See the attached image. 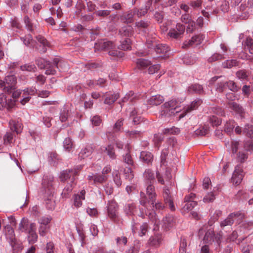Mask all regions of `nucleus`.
Segmentation results:
<instances>
[{"instance_id":"10","label":"nucleus","mask_w":253,"mask_h":253,"mask_svg":"<svg viewBox=\"0 0 253 253\" xmlns=\"http://www.w3.org/2000/svg\"><path fill=\"white\" fill-rule=\"evenodd\" d=\"M108 177V175H102L101 173H91L88 175L87 179L90 184H102L105 182Z\"/></svg>"},{"instance_id":"24","label":"nucleus","mask_w":253,"mask_h":253,"mask_svg":"<svg viewBox=\"0 0 253 253\" xmlns=\"http://www.w3.org/2000/svg\"><path fill=\"white\" fill-rule=\"evenodd\" d=\"M144 181L147 184L153 183L155 179V176L153 171L150 169H146L143 173Z\"/></svg>"},{"instance_id":"13","label":"nucleus","mask_w":253,"mask_h":253,"mask_svg":"<svg viewBox=\"0 0 253 253\" xmlns=\"http://www.w3.org/2000/svg\"><path fill=\"white\" fill-rule=\"evenodd\" d=\"M19 229L22 232L29 233L34 229H36V225L35 223L30 222L28 219L23 218L19 225Z\"/></svg>"},{"instance_id":"35","label":"nucleus","mask_w":253,"mask_h":253,"mask_svg":"<svg viewBox=\"0 0 253 253\" xmlns=\"http://www.w3.org/2000/svg\"><path fill=\"white\" fill-rule=\"evenodd\" d=\"M162 239L161 235H155L149 239V244L151 246H159L161 243Z\"/></svg>"},{"instance_id":"56","label":"nucleus","mask_w":253,"mask_h":253,"mask_svg":"<svg viewBox=\"0 0 253 253\" xmlns=\"http://www.w3.org/2000/svg\"><path fill=\"white\" fill-rule=\"evenodd\" d=\"M136 14L135 9L133 11H129L124 14V18L126 20L125 22L126 23H131L133 21V16Z\"/></svg>"},{"instance_id":"34","label":"nucleus","mask_w":253,"mask_h":253,"mask_svg":"<svg viewBox=\"0 0 253 253\" xmlns=\"http://www.w3.org/2000/svg\"><path fill=\"white\" fill-rule=\"evenodd\" d=\"M137 67L139 69H144L151 65V62L148 60L140 58L137 60L136 62Z\"/></svg>"},{"instance_id":"61","label":"nucleus","mask_w":253,"mask_h":253,"mask_svg":"<svg viewBox=\"0 0 253 253\" xmlns=\"http://www.w3.org/2000/svg\"><path fill=\"white\" fill-rule=\"evenodd\" d=\"M124 176L125 178L128 180H130L133 178L134 174L131 168H126L125 169Z\"/></svg>"},{"instance_id":"41","label":"nucleus","mask_w":253,"mask_h":253,"mask_svg":"<svg viewBox=\"0 0 253 253\" xmlns=\"http://www.w3.org/2000/svg\"><path fill=\"white\" fill-rule=\"evenodd\" d=\"M164 136L161 134H155L153 139L154 145L158 149H159L161 143L164 140Z\"/></svg>"},{"instance_id":"29","label":"nucleus","mask_w":253,"mask_h":253,"mask_svg":"<svg viewBox=\"0 0 253 253\" xmlns=\"http://www.w3.org/2000/svg\"><path fill=\"white\" fill-rule=\"evenodd\" d=\"M155 51L158 54H164V56L165 54L169 51V47L165 44H157L155 48Z\"/></svg>"},{"instance_id":"42","label":"nucleus","mask_w":253,"mask_h":253,"mask_svg":"<svg viewBox=\"0 0 253 253\" xmlns=\"http://www.w3.org/2000/svg\"><path fill=\"white\" fill-rule=\"evenodd\" d=\"M235 123L233 120L227 121L224 126V131L227 133H230L233 131L235 126Z\"/></svg>"},{"instance_id":"60","label":"nucleus","mask_w":253,"mask_h":253,"mask_svg":"<svg viewBox=\"0 0 253 253\" xmlns=\"http://www.w3.org/2000/svg\"><path fill=\"white\" fill-rule=\"evenodd\" d=\"M63 146L65 149L68 151H70L73 147V142L71 139L67 137L65 139L63 142Z\"/></svg>"},{"instance_id":"39","label":"nucleus","mask_w":253,"mask_h":253,"mask_svg":"<svg viewBox=\"0 0 253 253\" xmlns=\"http://www.w3.org/2000/svg\"><path fill=\"white\" fill-rule=\"evenodd\" d=\"M133 28L131 26H126L122 27L119 31L121 34L124 36L129 37L133 32Z\"/></svg>"},{"instance_id":"59","label":"nucleus","mask_w":253,"mask_h":253,"mask_svg":"<svg viewBox=\"0 0 253 253\" xmlns=\"http://www.w3.org/2000/svg\"><path fill=\"white\" fill-rule=\"evenodd\" d=\"M226 86L227 88L233 92H236L239 89L236 83L232 81H226Z\"/></svg>"},{"instance_id":"4","label":"nucleus","mask_w":253,"mask_h":253,"mask_svg":"<svg viewBox=\"0 0 253 253\" xmlns=\"http://www.w3.org/2000/svg\"><path fill=\"white\" fill-rule=\"evenodd\" d=\"M55 182L52 175H44L42 179L41 192L43 195H47L49 197L53 196Z\"/></svg>"},{"instance_id":"3","label":"nucleus","mask_w":253,"mask_h":253,"mask_svg":"<svg viewBox=\"0 0 253 253\" xmlns=\"http://www.w3.org/2000/svg\"><path fill=\"white\" fill-rule=\"evenodd\" d=\"M36 63L41 69L45 68V74L47 75H54L56 73L55 68L59 69V64L61 63V60L58 58H55L53 63L47 61L43 58H38L36 60Z\"/></svg>"},{"instance_id":"22","label":"nucleus","mask_w":253,"mask_h":253,"mask_svg":"<svg viewBox=\"0 0 253 253\" xmlns=\"http://www.w3.org/2000/svg\"><path fill=\"white\" fill-rule=\"evenodd\" d=\"M36 38L39 43H40V47H42V49H39L40 51L42 53H45L47 50V47L49 46V42L41 35L37 36Z\"/></svg>"},{"instance_id":"15","label":"nucleus","mask_w":253,"mask_h":253,"mask_svg":"<svg viewBox=\"0 0 253 253\" xmlns=\"http://www.w3.org/2000/svg\"><path fill=\"white\" fill-rule=\"evenodd\" d=\"M85 190L82 189L78 193L74 194L73 196V205L76 208H79L82 206V201L85 200Z\"/></svg>"},{"instance_id":"62","label":"nucleus","mask_w":253,"mask_h":253,"mask_svg":"<svg viewBox=\"0 0 253 253\" xmlns=\"http://www.w3.org/2000/svg\"><path fill=\"white\" fill-rule=\"evenodd\" d=\"M148 225L147 223H143L140 227L138 235L139 236L142 237L146 235L148 230Z\"/></svg>"},{"instance_id":"38","label":"nucleus","mask_w":253,"mask_h":253,"mask_svg":"<svg viewBox=\"0 0 253 253\" xmlns=\"http://www.w3.org/2000/svg\"><path fill=\"white\" fill-rule=\"evenodd\" d=\"M119 97L118 93L114 94H106L104 100V103L107 104H111L113 103Z\"/></svg>"},{"instance_id":"28","label":"nucleus","mask_w":253,"mask_h":253,"mask_svg":"<svg viewBox=\"0 0 253 253\" xmlns=\"http://www.w3.org/2000/svg\"><path fill=\"white\" fill-rule=\"evenodd\" d=\"M141 161L146 164L151 163L153 159V155L149 152L142 151L140 155Z\"/></svg>"},{"instance_id":"7","label":"nucleus","mask_w":253,"mask_h":253,"mask_svg":"<svg viewBox=\"0 0 253 253\" xmlns=\"http://www.w3.org/2000/svg\"><path fill=\"white\" fill-rule=\"evenodd\" d=\"M185 30V26L180 23H177L175 28H171L168 33V36L171 39H178L181 38Z\"/></svg>"},{"instance_id":"14","label":"nucleus","mask_w":253,"mask_h":253,"mask_svg":"<svg viewBox=\"0 0 253 253\" xmlns=\"http://www.w3.org/2000/svg\"><path fill=\"white\" fill-rule=\"evenodd\" d=\"M114 46L115 44L113 42L103 40L95 43L94 49L95 50H109L113 49Z\"/></svg>"},{"instance_id":"49","label":"nucleus","mask_w":253,"mask_h":253,"mask_svg":"<svg viewBox=\"0 0 253 253\" xmlns=\"http://www.w3.org/2000/svg\"><path fill=\"white\" fill-rule=\"evenodd\" d=\"M156 200H153L151 201V205L152 207L155 209L156 211H161L165 209V206L161 202H156Z\"/></svg>"},{"instance_id":"31","label":"nucleus","mask_w":253,"mask_h":253,"mask_svg":"<svg viewBox=\"0 0 253 253\" xmlns=\"http://www.w3.org/2000/svg\"><path fill=\"white\" fill-rule=\"evenodd\" d=\"M148 184V185L146 188V193L149 197L150 201H151L153 200H156L157 195L155 192L154 186L152 184V183Z\"/></svg>"},{"instance_id":"51","label":"nucleus","mask_w":253,"mask_h":253,"mask_svg":"<svg viewBox=\"0 0 253 253\" xmlns=\"http://www.w3.org/2000/svg\"><path fill=\"white\" fill-rule=\"evenodd\" d=\"M20 69L22 71H26L28 72H35L37 70V68L34 64H26L20 66Z\"/></svg>"},{"instance_id":"1","label":"nucleus","mask_w":253,"mask_h":253,"mask_svg":"<svg viewBox=\"0 0 253 253\" xmlns=\"http://www.w3.org/2000/svg\"><path fill=\"white\" fill-rule=\"evenodd\" d=\"M180 103L178 100L175 99L166 102L161 106L159 118L161 119L167 120L170 117L178 113L180 111L178 109Z\"/></svg>"},{"instance_id":"54","label":"nucleus","mask_w":253,"mask_h":253,"mask_svg":"<svg viewBox=\"0 0 253 253\" xmlns=\"http://www.w3.org/2000/svg\"><path fill=\"white\" fill-rule=\"evenodd\" d=\"M140 246L139 242L136 241L134 242V245L131 247L126 251V253H138L140 250Z\"/></svg>"},{"instance_id":"64","label":"nucleus","mask_w":253,"mask_h":253,"mask_svg":"<svg viewBox=\"0 0 253 253\" xmlns=\"http://www.w3.org/2000/svg\"><path fill=\"white\" fill-rule=\"evenodd\" d=\"M245 43L249 52L251 54H253V39L251 38H247Z\"/></svg>"},{"instance_id":"21","label":"nucleus","mask_w":253,"mask_h":253,"mask_svg":"<svg viewBox=\"0 0 253 253\" xmlns=\"http://www.w3.org/2000/svg\"><path fill=\"white\" fill-rule=\"evenodd\" d=\"M204 39V36L203 35L200 34L193 36L190 40L189 41H186L184 43L183 47H188L194 44L199 45L202 42Z\"/></svg>"},{"instance_id":"45","label":"nucleus","mask_w":253,"mask_h":253,"mask_svg":"<svg viewBox=\"0 0 253 253\" xmlns=\"http://www.w3.org/2000/svg\"><path fill=\"white\" fill-rule=\"evenodd\" d=\"M130 40L128 38H126L121 42V44L119 45V48L126 50H129L131 48L130 46Z\"/></svg>"},{"instance_id":"50","label":"nucleus","mask_w":253,"mask_h":253,"mask_svg":"<svg viewBox=\"0 0 253 253\" xmlns=\"http://www.w3.org/2000/svg\"><path fill=\"white\" fill-rule=\"evenodd\" d=\"M180 132L178 128L173 126L170 128H166L163 130V132L165 134H177Z\"/></svg>"},{"instance_id":"23","label":"nucleus","mask_w":253,"mask_h":253,"mask_svg":"<svg viewBox=\"0 0 253 253\" xmlns=\"http://www.w3.org/2000/svg\"><path fill=\"white\" fill-rule=\"evenodd\" d=\"M136 211V207L134 203H128L125 205L124 211L127 216H133Z\"/></svg>"},{"instance_id":"40","label":"nucleus","mask_w":253,"mask_h":253,"mask_svg":"<svg viewBox=\"0 0 253 253\" xmlns=\"http://www.w3.org/2000/svg\"><path fill=\"white\" fill-rule=\"evenodd\" d=\"M36 229H34L28 233L27 239L30 244H33L37 241L38 235L36 232Z\"/></svg>"},{"instance_id":"55","label":"nucleus","mask_w":253,"mask_h":253,"mask_svg":"<svg viewBox=\"0 0 253 253\" xmlns=\"http://www.w3.org/2000/svg\"><path fill=\"white\" fill-rule=\"evenodd\" d=\"M52 220V217L49 216H43L39 220V223L46 226H50L49 223Z\"/></svg>"},{"instance_id":"19","label":"nucleus","mask_w":253,"mask_h":253,"mask_svg":"<svg viewBox=\"0 0 253 253\" xmlns=\"http://www.w3.org/2000/svg\"><path fill=\"white\" fill-rule=\"evenodd\" d=\"M94 150V146L92 144H88L83 148L79 154V158L84 159L90 156Z\"/></svg>"},{"instance_id":"58","label":"nucleus","mask_w":253,"mask_h":253,"mask_svg":"<svg viewBox=\"0 0 253 253\" xmlns=\"http://www.w3.org/2000/svg\"><path fill=\"white\" fill-rule=\"evenodd\" d=\"M223 58H224L223 55L215 53L208 58V61L210 63H211L216 61L220 60Z\"/></svg>"},{"instance_id":"18","label":"nucleus","mask_w":253,"mask_h":253,"mask_svg":"<svg viewBox=\"0 0 253 253\" xmlns=\"http://www.w3.org/2000/svg\"><path fill=\"white\" fill-rule=\"evenodd\" d=\"M202 102V101L200 99H197L194 101L192 102L190 105H188L186 108H185L184 111L179 115V119L183 118L186 115L187 113L190 112L192 110L196 109L198 107L201 105Z\"/></svg>"},{"instance_id":"8","label":"nucleus","mask_w":253,"mask_h":253,"mask_svg":"<svg viewBox=\"0 0 253 253\" xmlns=\"http://www.w3.org/2000/svg\"><path fill=\"white\" fill-rule=\"evenodd\" d=\"M82 169L81 166H77L74 169H69L64 170L60 175V178L61 181L71 182L72 178H76L78 171Z\"/></svg>"},{"instance_id":"52","label":"nucleus","mask_w":253,"mask_h":253,"mask_svg":"<svg viewBox=\"0 0 253 253\" xmlns=\"http://www.w3.org/2000/svg\"><path fill=\"white\" fill-rule=\"evenodd\" d=\"M21 39L27 46L34 45V40H33L32 36L30 34L26 35L24 37L21 38Z\"/></svg>"},{"instance_id":"17","label":"nucleus","mask_w":253,"mask_h":253,"mask_svg":"<svg viewBox=\"0 0 253 253\" xmlns=\"http://www.w3.org/2000/svg\"><path fill=\"white\" fill-rule=\"evenodd\" d=\"M76 178H72L71 182H68L67 184L64 187L61 193L63 198H67L69 197V194L72 191L73 188L77 184Z\"/></svg>"},{"instance_id":"16","label":"nucleus","mask_w":253,"mask_h":253,"mask_svg":"<svg viewBox=\"0 0 253 253\" xmlns=\"http://www.w3.org/2000/svg\"><path fill=\"white\" fill-rule=\"evenodd\" d=\"M4 232L7 239L8 241L10 246L14 247L15 245V238L14 232L11 225H6L4 226Z\"/></svg>"},{"instance_id":"36","label":"nucleus","mask_w":253,"mask_h":253,"mask_svg":"<svg viewBox=\"0 0 253 253\" xmlns=\"http://www.w3.org/2000/svg\"><path fill=\"white\" fill-rule=\"evenodd\" d=\"M24 23L26 28L30 32H33L36 26L32 23V20L30 19L28 15H25L23 18Z\"/></svg>"},{"instance_id":"53","label":"nucleus","mask_w":253,"mask_h":253,"mask_svg":"<svg viewBox=\"0 0 253 253\" xmlns=\"http://www.w3.org/2000/svg\"><path fill=\"white\" fill-rule=\"evenodd\" d=\"M243 133L248 136L253 138V126L249 124L246 125L243 130Z\"/></svg>"},{"instance_id":"25","label":"nucleus","mask_w":253,"mask_h":253,"mask_svg":"<svg viewBox=\"0 0 253 253\" xmlns=\"http://www.w3.org/2000/svg\"><path fill=\"white\" fill-rule=\"evenodd\" d=\"M187 91L190 93L204 94L203 87L199 84H196L191 85L188 87Z\"/></svg>"},{"instance_id":"57","label":"nucleus","mask_w":253,"mask_h":253,"mask_svg":"<svg viewBox=\"0 0 253 253\" xmlns=\"http://www.w3.org/2000/svg\"><path fill=\"white\" fill-rule=\"evenodd\" d=\"M49 229L50 226L40 224V226L39 227V233L40 235L41 236H45Z\"/></svg>"},{"instance_id":"27","label":"nucleus","mask_w":253,"mask_h":253,"mask_svg":"<svg viewBox=\"0 0 253 253\" xmlns=\"http://www.w3.org/2000/svg\"><path fill=\"white\" fill-rule=\"evenodd\" d=\"M164 101V98L160 95L152 96L148 100V104L150 105H159Z\"/></svg>"},{"instance_id":"63","label":"nucleus","mask_w":253,"mask_h":253,"mask_svg":"<svg viewBox=\"0 0 253 253\" xmlns=\"http://www.w3.org/2000/svg\"><path fill=\"white\" fill-rule=\"evenodd\" d=\"M209 122L212 126H217L221 124V121L217 116H212L209 118Z\"/></svg>"},{"instance_id":"43","label":"nucleus","mask_w":253,"mask_h":253,"mask_svg":"<svg viewBox=\"0 0 253 253\" xmlns=\"http://www.w3.org/2000/svg\"><path fill=\"white\" fill-rule=\"evenodd\" d=\"M203 3L202 0H191L189 2V5L193 9L197 10L202 8Z\"/></svg>"},{"instance_id":"46","label":"nucleus","mask_w":253,"mask_h":253,"mask_svg":"<svg viewBox=\"0 0 253 253\" xmlns=\"http://www.w3.org/2000/svg\"><path fill=\"white\" fill-rule=\"evenodd\" d=\"M238 65V62L236 59L227 60L222 63L224 68H231L233 67Z\"/></svg>"},{"instance_id":"5","label":"nucleus","mask_w":253,"mask_h":253,"mask_svg":"<svg viewBox=\"0 0 253 253\" xmlns=\"http://www.w3.org/2000/svg\"><path fill=\"white\" fill-rule=\"evenodd\" d=\"M17 83V78L15 75H8L4 81L0 80V88L4 92L10 93L13 90H15Z\"/></svg>"},{"instance_id":"20","label":"nucleus","mask_w":253,"mask_h":253,"mask_svg":"<svg viewBox=\"0 0 253 253\" xmlns=\"http://www.w3.org/2000/svg\"><path fill=\"white\" fill-rule=\"evenodd\" d=\"M163 227L166 230H169L175 225V220L173 216L170 214L167 215L163 219Z\"/></svg>"},{"instance_id":"32","label":"nucleus","mask_w":253,"mask_h":253,"mask_svg":"<svg viewBox=\"0 0 253 253\" xmlns=\"http://www.w3.org/2000/svg\"><path fill=\"white\" fill-rule=\"evenodd\" d=\"M45 198V204L46 208L49 210H53L55 207V202L52 197L53 196L49 197L47 195H43Z\"/></svg>"},{"instance_id":"47","label":"nucleus","mask_w":253,"mask_h":253,"mask_svg":"<svg viewBox=\"0 0 253 253\" xmlns=\"http://www.w3.org/2000/svg\"><path fill=\"white\" fill-rule=\"evenodd\" d=\"M227 88L226 81L218 82L215 85V90L219 92H222Z\"/></svg>"},{"instance_id":"37","label":"nucleus","mask_w":253,"mask_h":253,"mask_svg":"<svg viewBox=\"0 0 253 253\" xmlns=\"http://www.w3.org/2000/svg\"><path fill=\"white\" fill-rule=\"evenodd\" d=\"M102 152H106L107 155L112 159L116 158V155L114 152V149L112 145H108L107 147L102 148Z\"/></svg>"},{"instance_id":"11","label":"nucleus","mask_w":253,"mask_h":253,"mask_svg":"<svg viewBox=\"0 0 253 253\" xmlns=\"http://www.w3.org/2000/svg\"><path fill=\"white\" fill-rule=\"evenodd\" d=\"M163 198L165 204L169 206L170 211H174L175 208L173 203V199L171 195L169 189L167 187H165L163 188Z\"/></svg>"},{"instance_id":"2","label":"nucleus","mask_w":253,"mask_h":253,"mask_svg":"<svg viewBox=\"0 0 253 253\" xmlns=\"http://www.w3.org/2000/svg\"><path fill=\"white\" fill-rule=\"evenodd\" d=\"M106 211L108 217L112 222L118 225L123 223V220L119 215V206L114 200L108 201Z\"/></svg>"},{"instance_id":"48","label":"nucleus","mask_w":253,"mask_h":253,"mask_svg":"<svg viewBox=\"0 0 253 253\" xmlns=\"http://www.w3.org/2000/svg\"><path fill=\"white\" fill-rule=\"evenodd\" d=\"M214 234L213 231H207L204 237V241L206 243H210L214 241Z\"/></svg>"},{"instance_id":"12","label":"nucleus","mask_w":253,"mask_h":253,"mask_svg":"<svg viewBox=\"0 0 253 253\" xmlns=\"http://www.w3.org/2000/svg\"><path fill=\"white\" fill-rule=\"evenodd\" d=\"M244 176L243 167L241 165H237L235 169L231 178V182L235 185H239L242 181Z\"/></svg>"},{"instance_id":"30","label":"nucleus","mask_w":253,"mask_h":253,"mask_svg":"<svg viewBox=\"0 0 253 253\" xmlns=\"http://www.w3.org/2000/svg\"><path fill=\"white\" fill-rule=\"evenodd\" d=\"M9 126L11 130L13 131L19 133L22 129V124L18 121L16 122L15 120H10L9 123Z\"/></svg>"},{"instance_id":"6","label":"nucleus","mask_w":253,"mask_h":253,"mask_svg":"<svg viewBox=\"0 0 253 253\" xmlns=\"http://www.w3.org/2000/svg\"><path fill=\"white\" fill-rule=\"evenodd\" d=\"M195 198V194L192 193L185 196L184 199V202L185 203V204L182 209V212L183 214H185L192 211V209L197 206V202L194 201Z\"/></svg>"},{"instance_id":"33","label":"nucleus","mask_w":253,"mask_h":253,"mask_svg":"<svg viewBox=\"0 0 253 253\" xmlns=\"http://www.w3.org/2000/svg\"><path fill=\"white\" fill-rule=\"evenodd\" d=\"M138 99L137 96L134 93L131 91L128 92L126 95L122 98V101L123 102H134Z\"/></svg>"},{"instance_id":"9","label":"nucleus","mask_w":253,"mask_h":253,"mask_svg":"<svg viewBox=\"0 0 253 253\" xmlns=\"http://www.w3.org/2000/svg\"><path fill=\"white\" fill-rule=\"evenodd\" d=\"M243 214L240 212L231 213L225 219L221 222L220 226L222 228H224L226 226H231L233 224L235 220H241L243 219Z\"/></svg>"},{"instance_id":"26","label":"nucleus","mask_w":253,"mask_h":253,"mask_svg":"<svg viewBox=\"0 0 253 253\" xmlns=\"http://www.w3.org/2000/svg\"><path fill=\"white\" fill-rule=\"evenodd\" d=\"M229 107L241 117H243L245 113L244 109L239 104L235 102H231L229 104Z\"/></svg>"},{"instance_id":"44","label":"nucleus","mask_w":253,"mask_h":253,"mask_svg":"<svg viewBox=\"0 0 253 253\" xmlns=\"http://www.w3.org/2000/svg\"><path fill=\"white\" fill-rule=\"evenodd\" d=\"M59 157L58 155L55 152H52L48 153V161L53 165L59 160Z\"/></svg>"}]
</instances>
